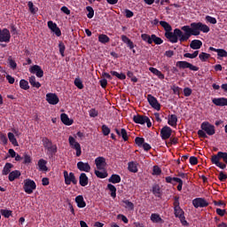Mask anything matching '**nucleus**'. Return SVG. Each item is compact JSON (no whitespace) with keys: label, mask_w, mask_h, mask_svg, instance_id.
Here are the masks:
<instances>
[{"label":"nucleus","mask_w":227,"mask_h":227,"mask_svg":"<svg viewBox=\"0 0 227 227\" xmlns=\"http://www.w3.org/2000/svg\"><path fill=\"white\" fill-rule=\"evenodd\" d=\"M121 136L123 141H129V135L127 134V129H121Z\"/></svg>","instance_id":"4d7b16f0"},{"label":"nucleus","mask_w":227,"mask_h":227,"mask_svg":"<svg viewBox=\"0 0 227 227\" xmlns=\"http://www.w3.org/2000/svg\"><path fill=\"white\" fill-rule=\"evenodd\" d=\"M74 86H76V88H78V90L84 89V84H82V81L81 80V78L74 79Z\"/></svg>","instance_id":"49530a36"},{"label":"nucleus","mask_w":227,"mask_h":227,"mask_svg":"<svg viewBox=\"0 0 227 227\" xmlns=\"http://www.w3.org/2000/svg\"><path fill=\"white\" fill-rule=\"evenodd\" d=\"M98 42H100V43H109V42H111V38H109L107 35L101 34L98 35Z\"/></svg>","instance_id":"f704fd0d"},{"label":"nucleus","mask_w":227,"mask_h":227,"mask_svg":"<svg viewBox=\"0 0 227 227\" xmlns=\"http://www.w3.org/2000/svg\"><path fill=\"white\" fill-rule=\"evenodd\" d=\"M89 178L86 173H82L79 176V184L82 187H86L88 185Z\"/></svg>","instance_id":"c85d7f7f"},{"label":"nucleus","mask_w":227,"mask_h":227,"mask_svg":"<svg viewBox=\"0 0 227 227\" xmlns=\"http://www.w3.org/2000/svg\"><path fill=\"white\" fill-rule=\"evenodd\" d=\"M1 214L2 215H4V217H6L8 219V217L12 215V210L1 209Z\"/></svg>","instance_id":"bf43d9fd"},{"label":"nucleus","mask_w":227,"mask_h":227,"mask_svg":"<svg viewBox=\"0 0 227 227\" xmlns=\"http://www.w3.org/2000/svg\"><path fill=\"white\" fill-rule=\"evenodd\" d=\"M150 219L152 223H154L162 224V223H164V220L160 217V215L157 213H153L150 216Z\"/></svg>","instance_id":"5701e85b"},{"label":"nucleus","mask_w":227,"mask_h":227,"mask_svg":"<svg viewBox=\"0 0 227 227\" xmlns=\"http://www.w3.org/2000/svg\"><path fill=\"white\" fill-rule=\"evenodd\" d=\"M46 100L51 106H56L59 103V98H58V95H56L54 93H48L46 95Z\"/></svg>","instance_id":"2eb2a0df"},{"label":"nucleus","mask_w":227,"mask_h":227,"mask_svg":"<svg viewBox=\"0 0 227 227\" xmlns=\"http://www.w3.org/2000/svg\"><path fill=\"white\" fill-rule=\"evenodd\" d=\"M160 173H162V169H160L159 166H154L153 168V175L159 176Z\"/></svg>","instance_id":"6e6d98bb"},{"label":"nucleus","mask_w":227,"mask_h":227,"mask_svg":"<svg viewBox=\"0 0 227 227\" xmlns=\"http://www.w3.org/2000/svg\"><path fill=\"white\" fill-rule=\"evenodd\" d=\"M203 43L198 39H194L191 42L190 47L193 49V51H198V49H201Z\"/></svg>","instance_id":"393cba45"},{"label":"nucleus","mask_w":227,"mask_h":227,"mask_svg":"<svg viewBox=\"0 0 227 227\" xmlns=\"http://www.w3.org/2000/svg\"><path fill=\"white\" fill-rule=\"evenodd\" d=\"M69 145L73 150L76 151V157H81L82 151L81 149V144L79 142L75 141V138L72 136L68 138Z\"/></svg>","instance_id":"6e6552de"},{"label":"nucleus","mask_w":227,"mask_h":227,"mask_svg":"<svg viewBox=\"0 0 227 227\" xmlns=\"http://www.w3.org/2000/svg\"><path fill=\"white\" fill-rule=\"evenodd\" d=\"M153 194L155 198H162V191L160 190V185L155 184L153 185Z\"/></svg>","instance_id":"b1692460"},{"label":"nucleus","mask_w":227,"mask_h":227,"mask_svg":"<svg viewBox=\"0 0 227 227\" xmlns=\"http://www.w3.org/2000/svg\"><path fill=\"white\" fill-rule=\"evenodd\" d=\"M94 173L96 176H98V178H107L108 176L107 171L106 170L104 171L95 170Z\"/></svg>","instance_id":"ea45409f"},{"label":"nucleus","mask_w":227,"mask_h":227,"mask_svg":"<svg viewBox=\"0 0 227 227\" xmlns=\"http://www.w3.org/2000/svg\"><path fill=\"white\" fill-rule=\"evenodd\" d=\"M107 189L111 192V196L113 198H116V186L113 185L112 184H108Z\"/></svg>","instance_id":"c03bdc74"},{"label":"nucleus","mask_w":227,"mask_h":227,"mask_svg":"<svg viewBox=\"0 0 227 227\" xmlns=\"http://www.w3.org/2000/svg\"><path fill=\"white\" fill-rule=\"evenodd\" d=\"M169 145L171 146V145H178V138L176 137H169V142L167 143V145Z\"/></svg>","instance_id":"69168bd1"},{"label":"nucleus","mask_w":227,"mask_h":227,"mask_svg":"<svg viewBox=\"0 0 227 227\" xmlns=\"http://www.w3.org/2000/svg\"><path fill=\"white\" fill-rule=\"evenodd\" d=\"M77 168L79 169V171H84L85 173H90V171H91V166H90V163L88 162H82V161H79L77 163Z\"/></svg>","instance_id":"a211bd4d"},{"label":"nucleus","mask_w":227,"mask_h":227,"mask_svg":"<svg viewBox=\"0 0 227 227\" xmlns=\"http://www.w3.org/2000/svg\"><path fill=\"white\" fill-rule=\"evenodd\" d=\"M212 103L218 107H224L227 106V98H215L212 99Z\"/></svg>","instance_id":"6ab92c4d"},{"label":"nucleus","mask_w":227,"mask_h":227,"mask_svg":"<svg viewBox=\"0 0 227 227\" xmlns=\"http://www.w3.org/2000/svg\"><path fill=\"white\" fill-rule=\"evenodd\" d=\"M192 205L195 208H205L208 207V201L204 198H196L192 200Z\"/></svg>","instance_id":"9b49d317"},{"label":"nucleus","mask_w":227,"mask_h":227,"mask_svg":"<svg viewBox=\"0 0 227 227\" xmlns=\"http://www.w3.org/2000/svg\"><path fill=\"white\" fill-rule=\"evenodd\" d=\"M13 168V164L7 162L5 163L3 170H2V175L4 176H6V175H10L12 173V169Z\"/></svg>","instance_id":"c756f323"},{"label":"nucleus","mask_w":227,"mask_h":227,"mask_svg":"<svg viewBox=\"0 0 227 227\" xmlns=\"http://www.w3.org/2000/svg\"><path fill=\"white\" fill-rule=\"evenodd\" d=\"M111 75H114V77H117V79H120V81H125L127 79V75L123 73H118L116 71H111L110 72Z\"/></svg>","instance_id":"72a5a7b5"},{"label":"nucleus","mask_w":227,"mask_h":227,"mask_svg":"<svg viewBox=\"0 0 227 227\" xmlns=\"http://www.w3.org/2000/svg\"><path fill=\"white\" fill-rule=\"evenodd\" d=\"M37 166L40 169V171H48V168H47V160L41 159L38 160L37 162Z\"/></svg>","instance_id":"2f4dec72"},{"label":"nucleus","mask_w":227,"mask_h":227,"mask_svg":"<svg viewBox=\"0 0 227 227\" xmlns=\"http://www.w3.org/2000/svg\"><path fill=\"white\" fill-rule=\"evenodd\" d=\"M86 10L87 12H89V13L87 14L88 19H93V17L95 16V11L93 10V7L87 6Z\"/></svg>","instance_id":"09e8293b"},{"label":"nucleus","mask_w":227,"mask_h":227,"mask_svg":"<svg viewBox=\"0 0 227 227\" xmlns=\"http://www.w3.org/2000/svg\"><path fill=\"white\" fill-rule=\"evenodd\" d=\"M212 164H215L220 169H226L227 165V153L218 152L211 157Z\"/></svg>","instance_id":"7ed1b4c3"},{"label":"nucleus","mask_w":227,"mask_h":227,"mask_svg":"<svg viewBox=\"0 0 227 227\" xmlns=\"http://www.w3.org/2000/svg\"><path fill=\"white\" fill-rule=\"evenodd\" d=\"M108 182H110V184H120V182H121V177L118 174H113L109 177Z\"/></svg>","instance_id":"473e14b6"},{"label":"nucleus","mask_w":227,"mask_h":227,"mask_svg":"<svg viewBox=\"0 0 227 227\" xmlns=\"http://www.w3.org/2000/svg\"><path fill=\"white\" fill-rule=\"evenodd\" d=\"M8 61H9L10 68H12V70H15V68H17V62H15V60H13L12 57L8 58Z\"/></svg>","instance_id":"864d4df0"},{"label":"nucleus","mask_w":227,"mask_h":227,"mask_svg":"<svg viewBox=\"0 0 227 227\" xmlns=\"http://www.w3.org/2000/svg\"><path fill=\"white\" fill-rule=\"evenodd\" d=\"M174 215L175 217H177L180 219L181 217H184L185 215V212L182 207H180V197L175 196L174 197Z\"/></svg>","instance_id":"39448f33"},{"label":"nucleus","mask_w":227,"mask_h":227,"mask_svg":"<svg viewBox=\"0 0 227 227\" xmlns=\"http://www.w3.org/2000/svg\"><path fill=\"white\" fill-rule=\"evenodd\" d=\"M43 146L47 150L49 157H54L58 153V145L52 144V141L48 137H43Z\"/></svg>","instance_id":"20e7f679"},{"label":"nucleus","mask_w":227,"mask_h":227,"mask_svg":"<svg viewBox=\"0 0 227 227\" xmlns=\"http://www.w3.org/2000/svg\"><path fill=\"white\" fill-rule=\"evenodd\" d=\"M128 169L130 173H137V165L134 161L129 162Z\"/></svg>","instance_id":"4c0bfd02"},{"label":"nucleus","mask_w":227,"mask_h":227,"mask_svg":"<svg viewBox=\"0 0 227 227\" xmlns=\"http://www.w3.org/2000/svg\"><path fill=\"white\" fill-rule=\"evenodd\" d=\"M23 164H31V156L29 154H24Z\"/></svg>","instance_id":"774afa93"},{"label":"nucleus","mask_w":227,"mask_h":227,"mask_svg":"<svg viewBox=\"0 0 227 227\" xmlns=\"http://www.w3.org/2000/svg\"><path fill=\"white\" fill-rule=\"evenodd\" d=\"M149 70L150 72H152V74H154V75H158L159 79H164V74H162V73L159 71V69L155 67H150Z\"/></svg>","instance_id":"79ce46f5"},{"label":"nucleus","mask_w":227,"mask_h":227,"mask_svg":"<svg viewBox=\"0 0 227 227\" xmlns=\"http://www.w3.org/2000/svg\"><path fill=\"white\" fill-rule=\"evenodd\" d=\"M146 120H148V116L145 115L137 114L133 116V121L139 125H145Z\"/></svg>","instance_id":"aec40b11"},{"label":"nucleus","mask_w":227,"mask_h":227,"mask_svg":"<svg viewBox=\"0 0 227 227\" xmlns=\"http://www.w3.org/2000/svg\"><path fill=\"white\" fill-rule=\"evenodd\" d=\"M30 74H35L36 77L42 78L43 76V71L38 65H34L29 68Z\"/></svg>","instance_id":"dca6fc26"},{"label":"nucleus","mask_w":227,"mask_h":227,"mask_svg":"<svg viewBox=\"0 0 227 227\" xmlns=\"http://www.w3.org/2000/svg\"><path fill=\"white\" fill-rule=\"evenodd\" d=\"M122 203H124L125 208H129V210H134V203L130 202L129 200H123Z\"/></svg>","instance_id":"de8ad7c7"},{"label":"nucleus","mask_w":227,"mask_h":227,"mask_svg":"<svg viewBox=\"0 0 227 227\" xmlns=\"http://www.w3.org/2000/svg\"><path fill=\"white\" fill-rule=\"evenodd\" d=\"M28 81L32 88H36L37 90L42 88V83L39 82H36V77L35 75L30 76Z\"/></svg>","instance_id":"7c9ffc66"},{"label":"nucleus","mask_w":227,"mask_h":227,"mask_svg":"<svg viewBox=\"0 0 227 227\" xmlns=\"http://www.w3.org/2000/svg\"><path fill=\"white\" fill-rule=\"evenodd\" d=\"M206 21L209 24H217V20L212 16H206Z\"/></svg>","instance_id":"052dcab7"},{"label":"nucleus","mask_w":227,"mask_h":227,"mask_svg":"<svg viewBox=\"0 0 227 227\" xmlns=\"http://www.w3.org/2000/svg\"><path fill=\"white\" fill-rule=\"evenodd\" d=\"M95 164H96V168L97 169H98L99 171H102V169H104L106 168V158L104 157H98L95 160Z\"/></svg>","instance_id":"f3484780"},{"label":"nucleus","mask_w":227,"mask_h":227,"mask_svg":"<svg viewBox=\"0 0 227 227\" xmlns=\"http://www.w3.org/2000/svg\"><path fill=\"white\" fill-rule=\"evenodd\" d=\"M209 51L217 52V56L219 58H227V51L224 49H215L214 47H209Z\"/></svg>","instance_id":"4be33fe9"},{"label":"nucleus","mask_w":227,"mask_h":227,"mask_svg":"<svg viewBox=\"0 0 227 227\" xmlns=\"http://www.w3.org/2000/svg\"><path fill=\"white\" fill-rule=\"evenodd\" d=\"M124 12H125V17L127 19H132V17H134V12L132 11L129 10V9H126L124 11Z\"/></svg>","instance_id":"0e129e2a"},{"label":"nucleus","mask_w":227,"mask_h":227,"mask_svg":"<svg viewBox=\"0 0 227 227\" xmlns=\"http://www.w3.org/2000/svg\"><path fill=\"white\" fill-rule=\"evenodd\" d=\"M147 101L151 106L156 111H160V105L157 100V98L152 96V94L147 95Z\"/></svg>","instance_id":"f8f14e48"},{"label":"nucleus","mask_w":227,"mask_h":227,"mask_svg":"<svg viewBox=\"0 0 227 227\" xmlns=\"http://www.w3.org/2000/svg\"><path fill=\"white\" fill-rule=\"evenodd\" d=\"M160 25L165 30V37L168 39L170 43H182L187 42L192 36H200V33H209L210 27L202 22H192L190 26L185 25L180 28L173 27L167 21H160ZM173 31V32H171Z\"/></svg>","instance_id":"f257e3e1"},{"label":"nucleus","mask_w":227,"mask_h":227,"mask_svg":"<svg viewBox=\"0 0 227 227\" xmlns=\"http://www.w3.org/2000/svg\"><path fill=\"white\" fill-rule=\"evenodd\" d=\"M101 130H102L103 136H107L108 134H111V129H109V127H107V125L106 124L102 125Z\"/></svg>","instance_id":"3c124183"},{"label":"nucleus","mask_w":227,"mask_h":227,"mask_svg":"<svg viewBox=\"0 0 227 227\" xmlns=\"http://www.w3.org/2000/svg\"><path fill=\"white\" fill-rule=\"evenodd\" d=\"M178 177H171V176H167L165 177V181L167 182V184H172L173 185H175V183H176V180H178Z\"/></svg>","instance_id":"5fc2aeb1"},{"label":"nucleus","mask_w":227,"mask_h":227,"mask_svg":"<svg viewBox=\"0 0 227 227\" xmlns=\"http://www.w3.org/2000/svg\"><path fill=\"white\" fill-rule=\"evenodd\" d=\"M141 39L143 40V42H145L149 45H152V35H150L148 34H142Z\"/></svg>","instance_id":"58836bf2"},{"label":"nucleus","mask_w":227,"mask_h":227,"mask_svg":"<svg viewBox=\"0 0 227 227\" xmlns=\"http://www.w3.org/2000/svg\"><path fill=\"white\" fill-rule=\"evenodd\" d=\"M75 203L78 208H84L86 207V201H84V197L82 195H78L75 197Z\"/></svg>","instance_id":"bb28decb"},{"label":"nucleus","mask_w":227,"mask_h":227,"mask_svg":"<svg viewBox=\"0 0 227 227\" xmlns=\"http://www.w3.org/2000/svg\"><path fill=\"white\" fill-rule=\"evenodd\" d=\"M59 49L62 58H65V49H67V47L65 46V43H63V42H60L59 43Z\"/></svg>","instance_id":"603ef678"},{"label":"nucleus","mask_w":227,"mask_h":227,"mask_svg":"<svg viewBox=\"0 0 227 227\" xmlns=\"http://www.w3.org/2000/svg\"><path fill=\"white\" fill-rule=\"evenodd\" d=\"M8 138L10 143L13 145V146H19V142H17V138H15V135L12 132L8 133Z\"/></svg>","instance_id":"c9c22d12"},{"label":"nucleus","mask_w":227,"mask_h":227,"mask_svg":"<svg viewBox=\"0 0 227 227\" xmlns=\"http://www.w3.org/2000/svg\"><path fill=\"white\" fill-rule=\"evenodd\" d=\"M121 42H123V43H126L128 49L129 51H132L133 54H136V50H134V47H136V45L134 44V42H132V40H130V38L127 37V35H122L121 36Z\"/></svg>","instance_id":"4468645a"},{"label":"nucleus","mask_w":227,"mask_h":227,"mask_svg":"<svg viewBox=\"0 0 227 227\" xmlns=\"http://www.w3.org/2000/svg\"><path fill=\"white\" fill-rule=\"evenodd\" d=\"M135 143L137 146L141 148L145 145V138L137 137L135 138Z\"/></svg>","instance_id":"8fccbe9b"},{"label":"nucleus","mask_w":227,"mask_h":227,"mask_svg":"<svg viewBox=\"0 0 227 227\" xmlns=\"http://www.w3.org/2000/svg\"><path fill=\"white\" fill-rule=\"evenodd\" d=\"M199 59H200V61H202V63H205V61H207V59H210V54H208L207 52H201L199 55Z\"/></svg>","instance_id":"a18cd8bd"},{"label":"nucleus","mask_w":227,"mask_h":227,"mask_svg":"<svg viewBox=\"0 0 227 227\" xmlns=\"http://www.w3.org/2000/svg\"><path fill=\"white\" fill-rule=\"evenodd\" d=\"M189 160L192 166H196V164H198V158L196 156H191Z\"/></svg>","instance_id":"338daca9"},{"label":"nucleus","mask_w":227,"mask_h":227,"mask_svg":"<svg viewBox=\"0 0 227 227\" xmlns=\"http://www.w3.org/2000/svg\"><path fill=\"white\" fill-rule=\"evenodd\" d=\"M155 43V45H161V43H164V41L159 37L156 36L155 34L152 35V43Z\"/></svg>","instance_id":"e433bc0d"},{"label":"nucleus","mask_w":227,"mask_h":227,"mask_svg":"<svg viewBox=\"0 0 227 227\" xmlns=\"http://www.w3.org/2000/svg\"><path fill=\"white\" fill-rule=\"evenodd\" d=\"M168 123L170 125V127H176L178 123V117L176 114H169Z\"/></svg>","instance_id":"cd10ccee"},{"label":"nucleus","mask_w":227,"mask_h":227,"mask_svg":"<svg viewBox=\"0 0 227 227\" xmlns=\"http://www.w3.org/2000/svg\"><path fill=\"white\" fill-rule=\"evenodd\" d=\"M176 67H177L178 68H189V70H192V72H198V70H200V67L187 62V61H177L176 63Z\"/></svg>","instance_id":"1a4fd4ad"},{"label":"nucleus","mask_w":227,"mask_h":227,"mask_svg":"<svg viewBox=\"0 0 227 227\" xmlns=\"http://www.w3.org/2000/svg\"><path fill=\"white\" fill-rule=\"evenodd\" d=\"M20 88H21V90H29V82L27 81H26L25 79L20 80Z\"/></svg>","instance_id":"37998d69"},{"label":"nucleus","mask_w":227,"mask_h":227,"mask_svg":"<svg viewBox=\"0 0 227 227\" xmlns=\"http://www.w3.org/2000/svg\"><path fill=\"white\" fill-rule=\"evenodd\" d=\"M27 6H28V10H29L30 13H32V15H35L36 13V12H38V7H35V4H33V2L29 1L27 3Z\"/></svg>","instance_id":"a19ab883"},{"label":"nucleus","mask_w":227,"mask_h":227,"mask_svg":"<svg viewBox=\"0 0 227 227\" xmlns=\"http://www.w3.org/2000/svg\"><path fill=\"white\" fill-rule=\"evenodd\" d=\"M63 175L66 185H70L71 184L77 185V179L75 178V174H74V172L68 174V171L65 170Z\"/></svg>","instance_id":"0eeeda50"},{"label":"nucleus","mask_w":227,"mask_h":227,"mask_svg":"<svg viewBox=\"0 0 227 227\" xmlns=\"http://www.w3.org/2000/svg\"><path fill=\"white\" fill-rule=\"evenodd\" d=\"M10 38H12V35H10V30L8 28H0V42H4L8 43L10 42Z\"/></svg>","instance_id":"ddd939ff"},{"label":"nucleus","mask_w":227,"mask_h":227,"mask_svg":"<svg viewBox=\"0 0 227 227\" xmlns=\"http://www.w3.org/2000/svg\"><path fill=\"white\" fill-rule=\"evenodd\" d=\"M171 134H173V129L169 126H164L160 129V136L163 141H166V139H169L171 137Z\"/></svg>","instance_id":"9d476101"},{"label":"nucleus","mask_w":227,"mask_h":227,"mask_svg":"<svg viewBox=\"0 0 227 227\" xmlns=\"http://www.w3.org/2000/svg\"><path fill=\"white\" fill-rule=\"evenodd\" d=\"M184 97H191V95H192V89L189 87H185L184 89Z\"/></svg>","instance_id":"680f3d73"},{"label":"nucleus","mask_w":227,"mask_h":227,"mask_svg":"<svg viewBox=\"0 0 227 227\" xmlns=\"http://www.w3.org/2000/svg\"><path fill=\"white\" fill-rule=\"evenodd\" d=\"M90 118H97L98 116V111L95 108H92L89 111Z\"/></svg>","instance_id":"13d9d810"},{"label":"nucleus","mask_w":227,"mask_h":227,"mask_svg":"<svg viewBox=\"0 0 227 227\" xmlns=\"http://www.w3.org/2000/svg\"><path fill=\"white\" fill-rule=\"evenodd\" d=\"M20 175H22V173H20V170L12 171L8 176L9 182H15V180L20 178Z\"/></svg>","instance_id":"412c9836"},{"label":"nucleus","mask_w":227,"mask_h":227,"mask_svg":"<svg viewBox=\"0 0 227 227\" xmlns=\"http://www.w3.org/2000/svg\"><path fill=\"white\" fill-rule=\"evenodd\" d=\"M60 120H61L62 123H64V125L70 126V125L74 124V120H70V118L68 117V115L67 114H61Z\"/></svg>","instance_id":"a878e982"},{"label":"nucleus","mask_w":227,"mask_h":227,"mask_svg":"<svg viewBox=\"0 0 227 227\" xmlns=\"http://www.w3.org/2000/svg\"><path fill=\"white\" fill-rule=\"evenodd\" d=\"M23 189L27 194H33V192L36 190V183L32 179H25Z\"/></svg>","instance_id":"423d86ee"},{"label":"nucleus","mask_w":227,"mask_h":227,"mask_svg":"<svg viewBox=\"0 0 227 227\" xmlns=\"http://www.w3.org/2000/svg\"><path fill=\"white\" fill-rule=\"evenodd\" d=\"M227 179V175L224 174V172L221 171L218 176V180H220V182H226Z\"/></svg>","instance_id":"e2e57ef3"},{"label":"nucleus","mask_w":227,"mask_h":227,"mask_svg":"<svg viewBox=\"0 0 227 227\" xmlns=\"http://www.w3.org/2000/svg\"><path fill=\"white\" fill-rule=\"evenodd\" d=\"M200 129H199L197 134L199 137H202L203 139H207L208 136H214V134H215V126L208 121H203L200 124Z\"/></svg>","instance_id":"f03ea898"}]
</instances>
